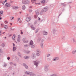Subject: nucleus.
<instances>
[{
  "label": "nucleus",
  "instance_id": "obj_46",
  "mask_svg": "<svg viewBox=\"0 0 76 76\" xmlns=\"http://www.w3.org/2000/svg\"><path fill=\"white\" fill-rule=\"evenodd\" d=\"M6 23H8V22L7 21V20H5V23L6 24Z\"/></svg>",
  "mask_w": 76,
  "mask_h": 76
},
{
  "label": "nucleus",
  "instance_id": "obj_26",
  "mask_svg": "<svg viewBox=\"0 0 76 76\" xmlns=\"http://www.w3.org/2000/svg\"><path fill=\"white\" fill-rule=\"evenodd\" d=\"M41 37H38V42H39L41 41Z\"/></svg>",
  "mask_w": 76,
  "mask_h": 76
},
{
  "label": "nucleus",
  "instance_id": "obj_50",
  "mask_svg": "<svg viewBox=\"0 0 76 76\" xmlns=\"http://www.w3.org/2000/svg\"><path fill=\"white\" fill-rule=\"evenodd\" d=\"M10 29L12 31H14V29H13V28H10Z\"/></svg>",
  "mask_w": 76,
  "mask_h": 76
},
{
  "label": "nucleus",
  "instance_id": "obj_23",
  "mask_svg": "<svg viewBox=\"0 0 76 76\" xmlns=\"http://www.w3.org/2000/svg\"><path fill=\"white\" fill-rule=\"evenodd\" d=\"M22 9H23V10H25V5H23L22 6Z\"/></svg>",
  "mask_w": 76,
  "mask_h": 76
},
{
  "label": "nucleus",
  "instance_id": "obj_38",
  "mask_svg": "<svg viewBox=\"0 0 76 76\" xmlns=\"http://www.w3.org/2000/svg\"><path fill=\"white\" fill-rule=\"evenodd\" d=\"M24 47H28V45H24Z\"/></svg>",
  "mask_w": 76,
  "mask_h": 76
},
{
  "label": "nucleus",
  "instance_id": "obj_49",
  "mask_svg": "<svg viewBox=\"0 0 76 76\" xmlns=\"http://www.w3.org/2000/svg\"><path fill=\"white\" fill-rule=\"evenodd\" d=\"M62 35L63 36H65V35H66V34L65 33H63Z\"/></svg>",
  "mask_w": 76,
  "mask_h": 76
},
{
  "label": "nucleus",
  "instance_id": "obj_35",
  "mask_svg": "<svg viewBox=\"0 0 76 76\" xmlns=\"http://www.w3.org/2000/svg\"><path fill=\"white\" fill-rule=\"evenodd\" d=\"M2 47H4L5 46V45H4V43H2L1 45Z\"/></svg>",
  "mask_w": 76,
  "mask_h": 76
},
{
  "label": "nucleus",
  "instance_id": "obj_55",
  "mask_svg": "<svg viewBox=\"0 0 76 76\" xmlns=\"http://www.w3.org/2000/svg\"><path fill=\"white\" fill-rule=\"evenodd\" d=\"M13 65L14 66H16V64H14Z\"/></svg>",
  "mask_w": 76,
  "mask_h": 76
},
{
  "label": "nucleus",
  "instance_id": "obj_59",
  "mask_svg": "<svg viewBox=\"0 0 76 76\" xmlns=\"http://www.w3.org/2000/svg\"><path fill=\"white\" fill-rule=\"evenodd\" d=\"M12 67H10V70H12Z\"/></svg>",
  "mask_w": 76,
  "mask_h": 76
},
{
  "label": "nucleus",
  "instance_id": "obj_34",
  "mask_svg": "<svg viewBox=\"0 0 76 76\" xmlns=\"http://www.w3.org/2000/svg\"><path fill=\"white\" fill-rule=\"evenodd\" d=\"M31 47L32 48H34V47H35V46H34V45H32L31 46Z\"/></svg>",
  "mask_w": 76,
  "mask_h": 76
},
{
  "label": "nucleus",
  "instance_id": "obj_11",
  "mask_svg": "<svg viewBox=\"0 0 76 76\" xmlns=\"http://www.w3.org/2000/svg\"><path fill=\"white\" fill-rule=\"evenodd\" d=\"M43 35H47L48 34V32H47L46 31H44L43 32Z\"/></svg>",
  "mask_w": 76,
  "mask_h": 76
},
{
  "label": "nucleus",
  "instance_id": "obj_10",
  "mask_svg": "<svg viewBox=\"0 0 76 76\" xmlns=\"http://www.w3.org/2000/svg\"><path fill=\"white\" fill-rule=\"evenodd\" d=\"M58 60V57H56L53 58V61H56V60Z\"/></svg>",
  "mask_w": 76,
  "mask_h": 76
},
{
  "label": "nucleus",
  "instance_id": "obj_18",
  "mask_svg": "<svg viewBox=\"0 0 76 76\" xmlns=\"http://www.w3.org/2000/svg\"><path fill=\"white\" fill-rule=\"evenodd\" d=\"M3 11H1L0 12V17L1 16V15H3Z\"/></svg>",
  "mask_w": 76,
  "mask_h": 76
},
{
  "label": "nucleus",
  "instance_id": "obj_28",
  "mask_svg": "<svg viewBox=\"0 0 76 76\" xmlns=\"http://www.w3.org/2000/svg\"><path fill=\"white\" fill-rule=\"evenodd\" d=\"M7 28H8V26L7 25H5L4 26V28H5V29H7Z\"/></svg>",
  "mask_w": 76,
  "mask_h": 76
},
{
  "label": "nucleus",
  "instance_id": "obj_29",
  "mask_svg": "<svg viewBox=\"0 0 76 76\" xmlns=\"http://www.w3.org/2000/svg\"><path fill=\"white\" fill-rule=\"evenodd\" d=\"M45 71H46V72H47L48 70V68H45Z\"/></svg>",
  "mask_w": 76,
  "mask_h": 76
},
{
  "label": "nucleus",
  "instance_id": "obj_52",
  "mask_svg": "<svg viewBox=\"0 0 76 76\" xmlns=\"http://www.w3.org/2000/svg\"><path fill=\"white\" fill-rule=\"evenodd\" d=\"M12 44L13 45V47H15V45L14 44V43H13Z\"/></svg>",
  "mask_w": 76,
  "mask_h": 76
},
{
  "label": "nucleus",
  "instance_id": "obj_63",
  "mask_svg": "<svg viewBox=\"0 0 76 76\" xmlns=\"http://www.w3.org/2000/svg\"><path fill=\"white\" fill-rule=\"evenodd\" d=\"M32 4L34 3V1H31Z\"/></svg>",
  "mask_w": 76,
  "mask_h": 76
},
{
  "label": "nucleus",
  "instance_id": "obj_54",
  "mask_svg": "<svg viewBox=\"0 0 76 76\" xmlns=\"http://www.w3.org/2000/svg\"><path fill=\"white\" fill-rule=\"evenodd\" d=\"M32 10H29V11L30 12H32Z\"/></svg>",
  "mask_w": 76,
  "mask_h": 76
},
{
  "label": "nucleus",
  "instance_id": "obj_48",
  "mask_svg": "<svg viewBox=\"0 0 76 76\" xmlns=\"http://www.w3.org/2000/svg\"><path fill=\"white\" fill-rule=\"evenodd\" d=\"M13 64V62H11L10 63V64L11 65H12V64Z\"/></svg>",
  "mask_w": 76,
  "mask_h": 76
},
{
  "label": "nucleus",
  "instance_id": "obj_6",
  "mask_svg": "<svg viewBox=\"0 0 76 76\" xmlns=\"http://www.w3.org/2000/svg\"><path fill=\"white\" fill-rule=\"evenodd\" d=\"M26 40V38H25L23 39V41L24 43H28V41Z\"/></svg>",
  "mask_w": 76,
  "mask_h": 76
},
{
  "label": "nucleus",
  "instance_id": "obj_2",
  "mask_svg": "<svg viewBox=\"0 0 76 76\" xmlns=\"http://www.w3.org/2000/svg\"><path fill=\"white\" fill-rule=\"evenodd\" d=\"M33 62L34 63V65H35L36 67H38V64L39 63V61L38 60H37L35 61H33Z\"/></svg>",
  "mask_w": 76,
  "mask_h": 76
},
{
  "label": "nucleus",
  "instance_id": "obj_22",
  "mask_svg": "<svg viewBox=\"0 0 76 76\" xmlns=\"http://www.w3.org/2000/svg\"><path fill=\"white\" fill-rule=\"evenodd\" d=\"M16 48L15 47H13V51H16Z\"/></svg>",
  "mask_w": 76,
  "mask_h": 76
},
{
  "label": "nucleus",
  "instance_id": "obj_37",
  "mask_svg": "<svg viewBox=\"0 0 76 76\" xmlns=\"http://www.w3.org/2000/svg\"><path fill=\"white\" fill-rule=\"evenodd\" d=\"M61 5H62V6H64L65 5V4H64V3H61Z\"/></svg>",
  "mask_w": 76,
  "mask_h": 76
},
{
  "label": "nucleus",
  "instance_id": "obj_9",
  "mask_svg": "<svg viewBox=\"0 0 76 76\" xmlns=\"http://www.w3.org/2000/svg\"><path fill=\"white\" fill-rule=\"evenodd\" d=\"M36 55L37 56H39V50H37Z\"/></svg>",
  "mask_w": 76,
  "mask_h": 76
},
{
  "label": "nucleus",
  "instance_id": "obj_58",
  "mask_svg": "<svg viewBox=\"0 0 76 76\" xmlns=\"http://www.w3.org/2000/svg\"><path fill=\"white\" fill-rule=\"evenodd\" d=\"M41 42H42H42H43L44 41V39H42V40H41Z\"/></svg>",
  "mask_w": 76,
  "mask_h": 76
},
{
  "label": "nucleus",
  "instance_id": "obj_21",
  "mask_svg": "<svg viewBox=\"0 0 76 76\" xmlns=\"http://www.w3.org/2000/svg\"><path fill=\"white\" fill-rule=\"evenodd\" d=\"M53 34H55V32H56L57 31V30H56V29H53Z\"/></svg>",
  "mask_w": 76,
  "mask_h": 76
},
{
  "label": "nucleus",
  "instance_id": "obj_5",
  "mask_svg": "<svg viewBox=\"0 0 76 76\" xmlns=\"http://www.w3.org/2000/svg\"><path fill=\"white\" fill-rule=\"evenodd\" d=\"M18 42H20V35H18V38L17 39Z\"/></svg>",
  "mask_w": 76,
  "mask_h": 76
},
{
  "label": "nucleus",
  "instance_id": "obj_40",
  "mask_svg": "<svg viewBox=\"0 0 76 76\" xmlns=\"http://www.w3.org/2000/svg\"><path fill=\"white\" fill-rule=\"evenodd\" d=\"M37 16H37V15H35L34 17L35 18H37Z\"/></svg>",
  "mask_w": 76,
  "mask_h": 76
},
{
  "label": "nucleus",
  "instance_id": "obj_62",
  "mask_svg": "<svg viewBox=\"0 0 76 76\" xmlns=\"http://www.w3.org/2000/svg\"><path fill=\"white\" fill-rule=\"evenodd\" d=\"M32 6H30L29 7V8H32Z\"/></svg>",
  "mask_w": 76,
  "mask_h": 76
},
{
  "label": "nucleus",
  "instance_id": "obj_36",
  "mask_svg": "<svg viewBox=\"0 0 76 76\" xmlns=\"http://www.w3.org/2000/svg\"><path fill=\"white\" fill-rule=\"evenodd\" d=\"M48 65H46L45 66V68H48Z\"/></svg>",
  "mask_w": 76,
  "mask_h": 76
},
{
  "label": "nucleus",
  "instance_id": "obj_64",
  "mask_svg": "<svg viewBox=\"0 0 76 76\" xmlns=\"http://www.w3.org/2000/svg\"><path fill=\"white\" fill-rule=\"evenodd\" d=\"M62 39H64V36L63 37H62Z\"/></svg>",
  "mask_w": 76,
  "mask_h": 76
},
{
  "label": "nucleus",
  "instance_id": "obj_14",
  "mask_svg": "<svg viewBox=\"0 0 76 76\" xmlns=\"http://www.w3.org/2000/svg\"><path fill=\"white\" fill-rule=\"evenodd\" d=\"M5 6H6L7 7H10L11 5H10V4L6 3L5 4Z\"/></svg>",
  "mask_w": 76,
  "mask_h": 76
},
{
  "label": "nucleus",
  "instance_id": "obj_60",
  "mask_svg": "<svg viewBox=\"0 0 76 76\" xmlns=\"http://www.w3.org/2000/svg\"><path fill=\"white\" fill-rule=\"evenodd\" d=\"M38 18H39L38 20H41V18H39V17H38Z\"/></svg>",
  "mask_w": 76,
  "mask_h": 76
},
{
  "label": "nucleus",
  "instance_id": "obj_25",
  "mask_svg": "<svg viewBox=\"0 0 76 76\" xmlns=\"http://www.w3.org/2000/svg\"><path fill=\"white\" fill-rule=\"evenodd\" d=\"M30 53V51H29V50L27 51L26 52V54H29Z\"/></svg>",
  "mask_w": 76,
  "mask_h": 76
},
{
  "label": "nucleus",
  "instance_id": "obj_31",
  "mask_svg": "<svg viewBox=\"0 0 76 76\" xmlns=\"http://www.w3.org/2000/svg\"><path fill=\"white\" fill-rule=\"evenodd\" d=\"M15 36H13L12 38V39H13V41H14L15 40Z\"/></svg>",
  "mask_w": 76,
  "mask_h": 76
},
{
  "label": "nucleus",
  "instance_id": "obj_41",
  "mask_svg": "<svg viewBox=\"0 0 76 76\" xmlns=\"http://www.w3.org/2000/svg\"><path fill=\"white\" fill-rule=\"evenodd\" d=\"M37 23V21H35L34 23V24L36 25Z\"/></svg>",
  "mask_w": 76,
  "mask_h": 76
},
{
  "label": "nucleus",
  "instance_id": "obj_33",
  "mask_svg": "<svg viewBox=\"0 0 76 76\" xmlns=\"http://www.w3.org/2000/svg\"><path fill=\"white\" fill-rule=\"evenodd\" d=\"M50 76H57V75H56L55 74H53V75H52Z\"/></svg>",
  "mask_w": 76,
  "mask_h": 76
},
{
  "label": "nucleus",
  "instance_id": "obj_56",
  "mask_svg": "<svg viewBox=\"0 0 76 76\" xmlns=\"http://www.w3.org/2000/svg\"><path fill=\"white\" fill-rule=\"evenodd\" d=\"M1 35V31H0V35Z\"/></svg>",
  "mask_w": 76,
  "mask_h": 76
},
{
  "label": "nucleus",
  "instance_id": "obj_27",
  "mask_svg": "<svg viewBox=\"0 0 76 76\" xmlns=\"http://www.w3.org/2000/svg\"><path fill=\"white\" fill-rule=\"evenodd\" d=\"M41 47L42 48H44V46H43V44H42V43L41 44Z\"/></svg>",
  "mask_w": 76,
  "mask_h": 76
},
{
  "label": "nucleus",
  "instance_id": "obj_3",
  "mask_svg": "<svg viewBox=\"0 0 76 76\" xmlns=\"http://www.w3.org/2000/svg\"><path fill=\"white\" fill-rule=\"evenodd\" d=\"M48 10V7H44V8L42 9V11L43 12H46Z\"/></svg>",
  "mask_w": 76,
  "mask_h": 76
},
{
  "label": "nucleus",
  "instance_id": "obj_57",
  "mask_svg": "<svg viewBox=\"0 0 76 76\" xmlns=\"http://www.w3.org/2000/svg\"><path fill=\"white\" fill-rule=\"evenodd\" d=\"M8 60H10V58L9 57H8L7 58Z\"/></svg>",
  "mask_w": 76,
  "mask_h": 76
},
{
  "label": "nucleus",
  "instance_id": "obj_53",
  "mask_svg": "<svg viewBox=\"0 0 76 76\" xmlns=\"http://www.w3.org/2000/svg\"><path fill=\"white\" fill-rule=\"evenodd\" d=\"M35 4H40V3H36L35 2Z\"/></svg>",
  "mask_w": 76,
  "mask_h": 76
},
{
  "label": "nucleus",
  "instance_id": "obj_43",
  "mask_svg": "<svg viewBox=\"0 0 76 76\" xmlns=\"http://www.w3.org/2000/svg\"><path fill=\"white\" fill-rule=\"evenodd\" d=\"M42 11L40 13V15H42V14L43 13V12H42Z\"/></svg>",
  "mask_w": 76,
  "mask_h": 76
},
{
  "label": "nucleus",
  "instance_id": "obj_47",
  "mask_svg": "<svg viewBox=\"0 0 76 76\" xmlns=\"http://www.w3.org/2000/svg\"><path fill=\"white\" fill-rule=\"evenodd\" d=\"M2 3L3 4V5H4V3H5V2H4V1H3L2 2Z\"/></svg>",
  "mask_w": 76,
  "mask_h": 76
},
{
  "label": "nucleus",
  "instance_id": "obj_39",
  "mask_svg": "<svg viewBox=\"0 0 76 76\" xmlns=\"http://www.w3.org/2000/svg\"><path fill=\"white\" fill-rule=\"evenodd\" d=\"M18 55L19 56H20V52H18Z\"/></svg>",
  "mask_w": 76,
  "mask_h": 76
},
{
  "label": "nucleus",
  "instance_id": "obj_45",
  "mask_svg": "<svg viewBox=\"0 0 76 76\" xmlns=\"http://www.w3.org/2000/svg\"><path fill=\"white\" fill-rule=\"evenodd\" d=\"M36 1H37V0H31V1H34L35 2Z\"/></svg>",
  "mask_w": 76,
  "mask_h": 76
},
{
  "label": "nucleus",
  "instance_id": "obj_13",
  "mask_svg": "<svg viewBox=\"0 0 76 76\" xmlns=\"http://www.w3.org/2000/svg\"><path fill=\"white\" fill-rule=\"evenodd\" d=\"M76 53V50H74L72 52V54H75V53Z\"/></svg>",
  "mask_w": 76,
  "mask_h": 76
},
{
  "label": "nucleus",
  "instance_id": "obj_24",
  "mask_svg": "<svg viewBox=\"0 0 76 76\" xmlns=\"http://www.w3.org/2000/svg\"><path fill=\"white\" fill-rule=\"evenodd\" d=\"M32 25V26H31V28L32 29H33V30H35V28Z\"/></svg>",
  "mask_w": 76,
  "mask_h": 76
},
{
  "label": "nucleus",
  "instance_id": "obj_30",
  "mask_svg": "<svg viewBox=\"0 0 76 76\" xmlns=\"http://www.w3.org/2000/svg\"><path fill=\"white\" fill-rule=\"evenodd\" d=\"M45 1L43 0L42 1L41 3H45Z\"/></svg>",
  "mask_w": 76,
  "mask_h": 76
},
{
  "label": "nucleus",
  "instance_id": "obj_15",
  "mask_svg": "<svg viewBox=\"0 0 76 76\" xmlns=\"http://www.w3.org/2000/svg\"><path fill=\"white\" fill-rule=\"evenodd\" d=\"M19 8V7H16V6H13V9H18Z\"/></svg>",
  "mask_w": 76,
  "mask_h": 76
},
{
  "label": "nucleus",
  "instance_id": "obj_7",
  "mask_svg": "<svg viewBox=\"0 0 76 76\" xmlns=\"http://www.w3.org/2000/svg\"><path fill=\"white\" fill-rule=\"evenodd\" d=\"M23 66H24L26 69H28V66L26 65V64L24 63L23 64Z\"/></svg>",
  "mask_w": 76,
  "mask_h": 76
},
{
  "label": "nucleus",
  "instance_id": "obj_4",
  "mask_svg": "<svg viewBox=\"0 0 76 76\" xmlns=\"http://www.w3.org/2000/svg\"><path fill=\"white\" fill-rule=\"evenodd\" d=\"M22 3L23 4H29V1L28 0H23L22 1Z\"/></svg>",
  "mask_w": 76,
  "mask_h": 76
},
{
  "label": "nucleus",
  "instance_id": "obj_51",
  "mask_svg": "<svg viewBox=\"0 0 76 76\" xmlns=\"http://www.w3.org/2000/svg\"><path fill=\"white\" fill-rule=\"evenodd\" d=\"M50 56V54H48L47 56V57H49V56Z\"/></svg>",
  "mask_w": 76,
  "mask_h": 76
},
{
  "label": "nucleus",
  "instance_id": "obj_8",
  "mask_svg": "<svg viewBox=\"0 0 76 76\" xmlns=\"http://www.w3.org/2000/svg\"><path fill=\"white\" fill-rule=\"evenodd\" d=\"M26 21H27V22H29L30 21V20H31V17H29L28 18H26Z\"/></svg>",
  "mask_w": 76,
  "mask_h": 76
},
{
  "label": "nucleus",
  "instance_id": "obj_32",
  "mask_svg": "<svg viewBox=\"0 0 76 76\" xmlns=\"http://www.w3.org/2000/svg\"><path fill=\"white\" fill-rule=\"evenodd\" d=\"M4 67H6L7 66V64H6V63L5 62H4Z\"/></svg>",
  "mask_w": 76,
  "mask_h": 76
},
{
  "label": "nucleus",
  "instance_id": "obj_61",
  "mask_svg": "<svg viewBox=\"0 0 76 76\" xmlns=\"http://www.w3.org/2000/svg\"><path fill=\"white\" fill-rule=\"evenodd\" d=\"M0 3H2V1H0Z\"/></svg>",
  "mask_w": 76,
  "mask_h": 76
},
{
  "label": "nucleus",
  "instance_id": "obj_1",
  "mask_svg": "<svg viewBox=\"0 0 76 76\" xmlns=\"http://www.w3.org/2000/svg\"><path fill=\"white\" fill-rule=\"evenodd\" d=\"M25 74H26V75H29L30 76H37V75H36V74H35V73L33 72L26 71L25 72Z\"/></svg>",
  "mask_w": 76,
  "mask_h": 76
},
{
  "label": "nucleus",
  "instance_id": "obj_12",
  "mask_svg": "<svg viewBox=\"0 0 76 76\" xmlns=\"http://www.w3.org/2000/svg\"><path fill=\"white\" fill-rule=\"evenodd\" d=\"M32 57L33 59L35 58V54L34 53H33L32 55Z\"/></svg>",
  "mask_w": 76,
  "mask_h": 76
},
{
  "label": "nucleus",
  "instance_id": "obj_19",
  "mask_svg": "<svg viewBox=\"0 0 76 76\" xmlns=\"http://www.w3.org/2000/svg\"><path fill=\"white\" fill-rule=\"evenodd\" d=\"M30 45H33L34 44V42L32 40H31L30 42Z\"/></svg>",
  "mask_w": 76,
  "mask_h": 76
},
{
  "label": "nucleus",
  "instance_id": "obj_16",
  "mask_svg": "<svg viewBox=\"0 0 76 76\" xmlns=\"http://www.w3.org/2000/svg\"><path fill=\"white\" fill-rule=\"evenodd\" d=\"M35 13L36 14L37 16H38L39 15V12L38 11H35Z\"/></svg>",
  "mask_w": 76,
  "mask_h": 76
},
{
  "label": "nucleus",
  "instance_id": "obj_20",
  "mask_svg": "<svg viewBox=\"0 0 76 76\" xmlns=\"http://www.w3.org/2000/svg\"><path fill=\"white\" fill-rule=\"evenodd\" d=\"M71 41H72L74 43H75L76 42V40H75V39L73 38L72 39Z\"/></svg>",
  "mask_w": 76,
  "mask_h": 76
},
{
  "label": "nucleus",
  "instance_id": "obj_44",
  "mask_svg": "<svg viewBox=\"0 0 76 76\" xmlns=\"http://www.w3.org/2000/svg\"><path fill=\"white\" fill-rule=\"evenodd\" d=\"M3 53V51L1 50V49H0V53Z\"/></svg>",
  "mask_w": 76,
  "mask_h": 76
},
{
  "label": "nucleus",
  "instance_id": "obj_42",
  "mask_svg": "<svg viewBox=\"0 0 76 76\" xmlns=\"http://www.w3.org/2000/svg\"><path fill=\"white\" fill-rule=\"evenodd\" d=\"M38 32V29H37L36 30L35 33H37V32Z\"/></svg>",
  "mask_w": 76,
  "mask_h": 76
},
{
  "label": "nucleus",
  "instance_id": "obj_17",
  "mask_svg": "<svg viewBox=\"0 0 76 76\" xmlns=\"http://www.w3.org/2000/svg\"><path fill=\"white\" fill-rule=\"evenodd\" d=\"M28 58H29V57L28 56H25L24 57L25 59H28Z\"/></svg>",
  "mask_w": 76,
  "mask_h": 76
}]
</instances>
